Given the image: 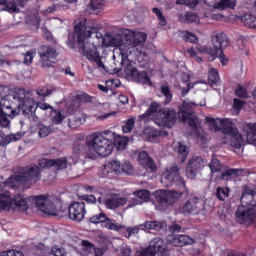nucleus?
Returning a JSON list of instances; mask_svg holds the SVG:
<instances>
[{
	"label": "nucleus",
	"mask_w": 256,
	"mask_h": 256,
	"mask_svg": "<svg viewBox=\"0 0 256 256\" xmlns=\"http://www.w3.org/2000/svg\"><path fill=\"white\" fill-rule=\"evenodd\" d=\"M75 34L68 35L67 45L70 49H75V43L78 45V49L80 53L88 61L92 63H96L98 67L102 68L106 73H110L112 75H117L121 71V68L114 67L112 69L107 68L105 64H103V60L99 51H97V46L93 45V43L87 41L89 37H91L92 33H97V28L93 26L87 25V20H83L74 27ZM75 35L77 39L75 41Z\"/></svg>",
	"instance_id": "f257e3e1"
},
{
	"label": "nucleus",
	"mask_w": 256,
	"mask_h": 256,
	"mask_svg": "<svg viewBox=\"0 0 256 256\" xmlns=\"http://www.w3.org/2000/svg\"><path fill=\"white\" fill-rule=\"evenodd\" d=\"M241 206L236 211V221L251 225L256 217V189L244 186L240 197Z\"/></svg>",
	"instance_id": "f03ea898"
},
{
	"label": "nucleus",
	"mask_w": 256,
	"mask_h": 256,
	"mask_svg": "<svg viewBox=\"0 0 256 256\" xmlns=\"http://www.w3.org/2000/svg\"><path fill=\"white\" fill-rule=\"evenodd\" d=\"M7 187L16 189L11 183V177L5 182H0V209H17L18 211L25 212L29 209V197H25L21 194H17L13 199L11 198V192L7 190Z\"/></svg>",
	"instance_id": "7ed1b4c3"
},
{
	"label": "nucleus",
	"mask_w": 256,
	"mask_h": 256,
	"mask_svg": "<svg viewBox=\"0 0 256 256\" xmlns=\"http://www.w3.org/2000/svg\"><path fill=\"white\" fill-rule=\"evenodd\" d=\"M212 45L213 47L197 46L196 51L201 53L208 61H215L217 58L220 59L221 63L225 65V54H223V49L229 47V38L227 34L223 32H213L212 33Z\"/></svg>",
	"instance_id": "20e7f679"
},
{
	"label": "nucleus",
	"mask_w": 256,
	"mask_h": 256,
	"mask_svg": "<svg viewBox=\"0 0 256 256\" xmlns=\"http://www.w3.org/2000/svg\"><path fill=\"white\" fill-rule=\"evenodd\" d=\"M113 132L111 130H105L100 134H94L90 140H88V151L90 153V159L99 155L100 157H109L113 153Z\"/></svg>",
	"instance_id": "39448f33"
},
{
	"label": "nucleus",
	"mask_w": 256,
	"mask_h": 256,
	"mask_svg": "<svg viewBox=\"0 0 256 256\" xmlns=\"http://www.w3.org/2000/svg\"><path fill=\"white\" fill-rule=\"evenodd\" d=\"M10 181L15 189H29L33 183L41 181V168L37 165L19 168L17 173L10 177Z\"/></svg>",
	"instance_id": "423d86ee"
},
{
	"label": "nucleus",
	"mask_w": 256,
	"mask_h": 256,
	"mask_svg": "<svg viewBox=\"0 0 256 256\" xmlns=\"http://www.w3.org/2000/svg\"><path fill=\"white\" fill-rule=\"evenodd\" d=\"M31 203H35L39 211L45 213V215L60 218L69 217V212L67 211L69 208L61 207L60 209H57V205H55V203L45 195L28 197V208Z\"/></svg>",
	"instance_id": "0eeeda50"
},
{
	"label": "nucleus",
	"mask_w": 256,
	"mask_h": 256,
	"mask_svg": "<svg viewBox=\"0 0 256 256\" xmlns=\"http://www.w3.org/2000/svg\"><path fill=\"white\" fill-rule=\"evenodd\" d=\"M220 131L225 135L222 140V145H230L234 149H241L243 147V136L239 133L237 126L230 119H221Z\"/></svg>",
	"instance_id": "6e6552de"
},
{
	"label": "nucleus",
	"mask_w": 256,
	"mask_h": 256,
	"mask_svg": "<svg viewBox=\"0 0 256 256\" xmlns=\"http://www.w3.org/2000/svg\"><path fill=\"white\" fill-rule=\"evenodd\" d=\"M120 65L121 67L118 68L122 70L124 67L125 75L130 77L132 81L138 83L139 85H147L148 87H153V82H151V78H149V72L137 70L131 61L127 59V57H121Z\"/></svg>",
	"instance_id": "1a4fd4ad"
},
{
	"label": "nucleus",
	"mask_w": 256,
	"mask_h": 256,
	"mask_svg": "<svg viewBox=\"0 0 256 256\" xmlns=\"http://www.w3.org/2000/svg\"><path fill=\"white\" fill-rule=\"evenodd\" d=\"M21 109L13 102V96L6 95L0 100V127H9V119L19 115Z\"/></svg>",
	"instance_id": "9d476101"
},
{
	"label": "nucleus",
	"mask_w": 256,
	"mask_h": 256,
	"mask_svg": "<svg viewBox=\"0 0 256 256\" xmlns=\"http://www.w3.org/2000/svg\"><path fill=\"white\" fill-rule=\"evenodd\" d=\"M160 181L165 185V187L177 185L178 187H181L183 191L187 189V186H185V180L181 177V174H179V166L175 164L164 171Z\"/></svg>",
	"instance_id": "9b49d317"
},
{
	"label": "nucleus",
	"mask_w": 256,
	"mask_h": 256,
	"mask_svg": "<svg viewBox=\"0 0 256 256\" xmlns=\"http://www.w3.org/2000/svg\"><path fill=\"white\" fill-rule=\"evenodd\" d=\"M182 196H183V192L181 191L162 190L156 193V201H157L158 207H160L162 211H165V209H168L169 207H172V205H175V203H177V201Z\"/></svg>",
	"instance_id": "f8f14e48"
},
{
	"label": "nucleus",
	"mask_w": 256,
	"mask_h": 256,
	"mask_svg": "<svg viewBox=\"0 0 256 256\" xmlns=\"http://www.w3.org/2000/svg\"><path fill=\"white\" fill-rule=\"evenodd\" d=\"M139 230L142 231H165L167 230V222L165 221H146L144 224H140L135 227L126 228L125 237L129 239L132 235L139 233Z\"/></svg>",
	"instance_id": "ddd939ff"
},
{
	"label": "nucleus",
	"mask_w": 256,
	"mask_h": 256,
	"mask_svg": "<svg viewBox=\"0 0 256 256\" xmlns=\"http://www.w3.org/2000/svg\"><path fill=\"white\" fill-rule=\"evenodd\" d=\"M177 117H179V114H177L175 109L165 108L157 112L155 121L159 127H167L168 129H171V127L177 123Z\"/></svg>",
	"instance_id": "4468645a"
},
{
	"label": "nucleus",
	"mask_w": 256,
	"mask_h": 256,
	"mask_svg": "<svg viewBox=\"0 0 256 256\" xmlns=\"http://www.w3.org/2000/svg\"><path fill=\"white\" fill-rule=\"evenodd\" d=\"M38 55L40 57V63L42 69H50L54 67L55 62L53 59H57V49L49 45H42L38 48Z\"/></svg>",
	"instance_id": "2eb2a0df"
},
{
	"label": "nucleus",
	"mask_w": 256,
	"mask_h": 256,
	"mask_svg": "<svg viewBox=\"0 0 256 256\" xmlns=\"http://www.w3.org/2000/svg\"><path fill=\"white\" fill-rule=\"evenodd\" d=\"M18 109L21 107L24 117H27L33 123L39 121L37 116V102L30 96H27L20 104H17Z\"/></svg>",
	"instance_id": "dca6fc26"
},
{
	"label": "nucleus",
	"mask_w": 256,
	"mask_h": 256,
	"mask_svg": "<svg viewBox=\"0 0 256 256\" xmlns=\"http://www.w3.org/2000/svg\"><path fill=\"white\" fill-rule=\"evenodd\" d=\"M67 211L68 217L71 219V221L81 223V221L85 219V202H72Z\"/></svg>",
	"instance_id": "f3484780"
},
{
	"label": "nucleus",
	"mask_w": 256,
	"mask_h": 256,
	"mask_svg": "<svg viewBox=\"0 0 256 256\" xmlns=\"http://www.w3.org/2000/svg\"><path fill=\"white\" fill-rule=\"evenodd\" d=\"M205 167V160L201 156H193L187 164L186 175L191 179L197 177V173Z\"/></svg>",
	"instance_id": "a211bd4d"
},
{
	"label": "nucleus",
	"mask_w": 256,
	"mask_h": 256,
	"mask_svg": "<svg viewBox=\"0 0 256 256\" xmlns=\"http://www.w3.org/2000/svg\"><path fill=\"white\" fill-rule=\"evenodd\" d=\"M155 255L160 256H168L171 253V250L167 248V244L165 243V240L161 237H156L152 239L148 246Z\"/></svg>",
	"instance_id": "6ab92c4d"
},
{
	"label": "nucleus",
	"mask_w": 256,
	"mask_h": 256,
	"mask_svg": "<svg viewBox=\"0 0 256 256\" xmlns=\"http://www.w3.org/2000/svg\"><path fill=\"white\" fill-rule=\"evenodd\" d=\"M29 3V0H0L1 11H7L8 13H19V7H25Z\"/></svg>",
	"instance_id": "aec40b11"
},
{
	"label": "nucleus",
	"mask_w": 256,
	"mask_h": 256,
	"mask_svg": "<svg viewBox=\"0 0 256 256\" xmlns=\"http://www.w3.org/2000/svg\"><path fill=\"white\" fill-rule=\"evenodd\" d=\"M178 119L182 123H186V121H188V125L191 127V129H197V126L200 123L199 117H197V115L194 113L178 112Z\"/></svg>",
	"instance_id": "412c9836"
},
{
	"label": "nucleus",
	"mask_w": 256,
	"mask_h": 256,
	"mask_svg": "<svg viewBox=\"0 0 256 256\" xmlns=\"http://www.w3.org/2000/svg\"><path fill=\"white\" fill-rule=\"evenodd\" d=\"M170 243L174 247H185V245H193L195 240L188 235H175L170 240Z\"/></svg>",
	"instance_id": "4be33fe9"
},
{
	"label": "nucleus",
	"mask_w": 256,
	"mask_h": 256,
	"mask_svg": "<svg viewBox=\"0 0 256 256\" xmlns=\"http://www.w3.org/2000/svg\"><path fill=\"white\" fill-rule=\"evenodd\" d=\"M112 151L114 147H116L117 151H125L127 149V145L129 143L128 137L117 136L114 132H112Z\"/></svg>",
	"instance_id": "5701e85b"
},
{
	"label": "nucleus",
	"mask_w": 256,
	"mask_h": 256,
	"mask_svg": "<svg viewBox=\"0 0 256 256\" xmlns=\"http://www.w3.org/2000/svg\"><path fill=\"white\" fill-rule=\"evenodd\" d=\"M134 203L130 204L129 207H135V205H143L149 201L150 193L148 190H138L134 192Z\"/></svg>",
	"instance_id": "b1692460"
},
{
	"label": "nucleus",
	"mask_w": 256,
	"mask_h": 256,
	"mask_svg": "<svg viewBox=\"0 0 256 256\" xmlns=\"http://www.w3.org/2000/svg\"><path fill=\"white\" fill-rule=\"evenodd\" d=\"M127 204V198L124 197H114L108 198L104 205L107 209H117L118 207H123V205Z\"/></svg>",
	"instance_id": "393cba45"
},
{
	"label": "nucleus",
	"mask_w": 256,
	"mask_h": 256,
	"mask_svg": "<svg viewBox=\"0 0 256 256\" xmlns=\"http://www.w3.org/2000/svg\"><path fill=\"white\" fill-rule=\"evenodd\" d=\"M244 131L246 132V141L249 145L256 146V124H247L244 127Z\"/></svg>",
	"instance_id": "a878e982"
},
{
	"label": "nucleus",
	"mask_w": 256,
	"mask_h": 256,
	"mask_svg": "<svg viewBox=\"0 0 256 256\" xmlns=\"http://www.w3.org/2000/svg\"><path fill=\"white\" fill-rule=\"evenodd\" d=\"M85 121H86V118L84 115L70 116L68 118V127H70V129H78V127H81V125H83Z\"/></svg>",
	"instance_id": "bb28decb"
},
{
	"label": "nucleus",
	"mask_w": 256,
	"mask_h": 256,
	"mask_svg": "<svg viewBox=\"0 0 256 256\" xmlns=\"http://www.w3.org/2000/svg\"><path fill=\"white\" fill-rule=\"evenodd\" d=\"M241 21L244 27L248 29H256V16L251 13H246L241 16Z\"/></svg>",
	"instance_id": "cd10ccee"
},
{
	"label": "nucleus",
	"mask_w": 256,
	"mask_h": 256,
	"mask_svg": "<svg viewBox=\"0 0 256 256\" xmlns=\"http://www.w3.org/2000/svg\"><path fill=\"white\" fill-rule=\"evenodd\" d=\"M174 151L178 153L179 157H181V162L187 159V155H189V147H187L183 142H178L176 146H174Z\"/></svg>",
	"instance_id": "c85d7f7f"
},
{
	"label": "nucleus",
	"mask_w": 256,
	"mask_h": 256,
	"mask_svg": "<svg viewBox=\"0 0 256 256\" xmlns=\"http://www.w3.org/2000/svg\"><path fill=\"white\" fill-rule=\"evenodd\" d=\"M73 151L76 155H87L91 157V153L89 152V140H87L85 144L75 143Z\"/></svg>",
	"instance_id": "c756f323"
},
{
	"label": "nucleus",
	"mask_w": 256,
	"mask_h": 256,
	"mask_svg": "<svg viewBox=\"0 0 256 256\" xmlns=\"http://www.w3.org/2000/svg\"><path fill=\"white\" fill-rule=\"evenodd\" d=\"M9 97H12V101H18V105H20L23 100L27 97L25 93V89L23 88H15L12 94H8Z\"/></svg>",
	"instance_id": "7c9ffc66"
},
{
	"label": "nucleus",
	"mask_w": 256,
	"mask_h": 256,
	"mask_svg": "<svg viewBox=\"0 0 256 256\" xmlns=\"http://www.w3.org/2000/svg\"><path fill=\"white\" fill-rule=\"evenodd\" d=\"M237 2L235 0H220L214 5L215 9L223 11L225 9H235Z\"/></svg>",
	"instance_id": "2f4dec72"
},
{
	"label": "nucleus",
	"mask_w": 256,
	"mask_h": 256,
	"mask_svg": "<svg viewBox=\"0 0 256 256\" xmlns=\"http://www.w3.org/2000/svg\"><path fill=\"white\" fill-rule=\"evenodd\" d=\"M138 161H140V163H145V165L148 166L149 169H155V162H153V159L149 157V154L146 151H142L139 153Z\"/></svg>",
	"instance_id": "473e14b6"
},
{
	"label": "nucleus",
	"mask_w": 256,
	"mask_h": 256,
	"mask_svg": "<svg viewBox=\"0 0 256 256\" xmlns=\"http://www.w3.org/2000/svg\"><path fill=\"white\" fill-rule=\"evenodd\" d=\"M104 223V227H106V229H109V231H121V229H125V225L119 224L115 222V220L110 219L109 217H107Z\"/></svg>",
	"instance_id": "72a5a7b5"
},
{
	"label": "nucleus",
	"mask_w": 256,
	"mask_h": 256,
	"mask_svg": "<svg viewBox=\"0 0 256 256\" xmlns=\"http://www.w3.org/2000/svg\"><path fill=\"white\" fill-rule=\"evenodd\" d=\"M157 111H161V105L157 102H151L146 112L140 115V119H146V117H151L153 113H157Z\"/></svg>",
	"instance_id": "f704fd0d"
},
{
	"label": "nucleus",
	"mask_w": 256,
	"mask_h": 256,
	"mask_svg": "<svg viewBox=\"0 0 256 256\" xmlns=\"http://www.w3.org/2000/svg\"><path fill=\"white\" fill-rule=\"evenodd\" d=\"M52 167H54L56 171H63V169H67V158L62 157V158L52 159Z\"/></svg>",
	"instance_id": "c9c22d12"
},
{
	"label": "nucleus",
	"mask_w": 256,
	"mask_h": 256,
	"mask_svg": "<svg viewBox=\"0 0 256 256\" xmlns=\"http://www.w3.org/2000/svg\"><path fill=\"white\" fill-rule=\"evenodd\" d=\"M221 79L219 78V72L212 68L208 73V83L209 85H219Z\"/></svg>",
	"instance_id": "e433bc0d"
},
{
	"label": "nucleus",
	"mask_w": 256,
	"mask_h": 256,
	"mask_svg": "<svg viewBox=\"0 0 256 256\" xmlns=\"http://www.w3.org/2000/svg\"><path fill=\"white\" fill-rule=\"evenodd\" d=\"M238 173V169L225 170L224 172H221L220 181H229V179L237 177Z\"/></svg>",
	"instance_id": "4c0bfd02"
},
{
	"label": "nucleus",
	"mask_w": 256,
	"mask_h": 256,
	"mask_svg": "<svg viewBox=\"0 0 256 256\" xmlns=\"http://www.w3.org/2000/svg\"><path fill=\"white\" fill-rule=\"evenodd\" d=\"M105 2L103 0H90V3L87 5V11L89 13H93V11H97L104 7Z\"/></svg>",
	"instance_id": "58836bf2"
},
{
	"label": "nucleus",
	"mask_w": 256,
	"mask_h": 256,
	"mask_svg": "<svg viewBox=\"0 0 256 256\" xmlns=\"http://www.w3.org/2000/svg\"><path fill=\"white\" fill-rule=\"evenodd\" d=\"M38 135L41 138L49 137L53 133V128L51 126H45V124H38Z\"/></svg>",
	"instance_id": "ea45409f"
},
{
	"label": "nucleus",
	"mask_w": 256,
	"mask_h": 256,
	"mask_svg": "<svg viewBox=\"0 0 256 256\" xmlns=\"http://www.w3.org/2000/svg\"><path fill=\"white\" fill-rule=\"evenodd\" d=\"M195 209H197L195 201L188 200L182 207H180V213H186L187 215H189L193 213Z\"/></svg>",
	"instance_id": "a19ab883"
},
{
	"label": "nucleus",
	"mask_w": 256,
	"mask_h": 256,
	"mask_svg": "<svg viewBox=\"0 0 256 256\" xmlns=\"http://www.w3.org/2000/svg\"><path fill=\"white\" fill-rule=\"evenodd\" d=\"M230 189L227 187H221L219 186L216 189V197L219 199V201H225L227 197H229Z\"/></svg>",
	"instance_id": "79ce46f5"
},
{
	"label": "nucleus",
	"mask_w": 256,
	"mask_h": 256,
	"mask_svg": "<svg viewBox=\"0 0 256 256\" xmlns=\"http://www.w3.org/2000/svg\"><path fill=\"white\" fill-rule=\"evenodd\" d=\"M50 115L51 121L52 123H54V125H61V123H63V120L65 119V116L61 114L59 111L55 110V108H53Z\"/></svg>",
	"instance_id": "37998d69"
},
{
	"label": "nucleus",
	"mask_w": 256,
	"mask_h": 256,
	"mask_svg": "<svg viewBox=\"0 0 256 256\" xmlns=\"http://www.w3.org/2000/svg\"><path fill=\"white\" fill-rule=\"evenodd\" d=\"M161 93L166 97L164 101V105H169L173 100V95L171 94V90L169 89V85L165 84L161 86Z\"/></svg>",
	"instance_id": "c03bdc74"
},
{
	"label": "nucleus",
	"mask_w": 256,
	"mask_h": 256,
	"mask_svg": "<svg viewBox=\"0 0 256 256\" xmlns=\"http://www.w3.org/2000/svg\"><path fill=\"white\" fill-rule=\"evenodd\" d=\"M147 41V34L143 32H134V47H139Z\"/></svg>",
	"instance_id": "a18cd8bd"
},
{
	"label": "nucleus",
	"mask_w": 256,
	"mask_h": 256,
	"mask_svg": "<svg viewBox=\"0 0 256 256\" xmlns=\"http://www.w3.org/2000/svg\"><path fill=\"white\" fill-rule=\"evenodd\" d=\"M93 249H95V245L89 240H82V253L83 255H91L93 253Z\"/></svg>",
	"instance_id": "49530a36"
},
{
	"label": "nucleus",
	"mask_w": 256,
	"mask_h": 256,
	"mask_svg": "<svg viewBox=\"0 0 256 256\" xmlns=\"http://www.w3.org/2000/svg\"><path fill=\"white\" fill-rule=\"evenodd\" d=\"M108 169H111L116 175H120L121 173V161L119 160H112L107 164Z\"/></svg>",
	"instance_id": "de8ad7c7"
},
{
	"label": "nucleus",
	"mask_w": 256,
	"mask_h": 256,
	"mask_svg": "<svg viewBox=\"0 0 256 256\" xmlns=\"http://www.w3.org/2000/svg\"><path fill=\"white\" fill-rule=\"evenodd\" d=\"M195 103L184 101L181 107L179 108L178 113H193L195 109Z\"/></svg>",
	"instance_id": "09e8293b"
},
{
	"label": "nucleus",
	"mask_w": 256,
	"mask_h": 256,
	"mask_svg": "<svg viewBox=\"0 0 256 256\" xmlns=\"http://www.w3.org/2000/svg\"><path fill=\"white\" fill-rule=\"evenodd\" d=\"M152 13H154L158 18L159 25H161V27H165V25H167V19H165V16H163V12H161L159 8H152Z\"/></svg>",
	"instance_id": "8fccbe9b"
},
{
	"label": "nucleus",
	"mask_w": 256,
	"mask_h": 256,
	"mask_svg": "<svg viewBox=\"0 0 256 256\" xmlns=\"http://www.w3.org/2000/svg\"><path fill=\"white\" fill-rule=\"evenodd\" d=\"M209 168L212 173H219V171L223 169V167L221 166V162H219V159L217 158H212L209 164Z\"/></svg>",
	"instance_id": "3c124183"
},
{
	"label": "nucleus",
	"mask_w": 256,
	"mask_h": 256,
	"mask_svg": "<svg viewBox=\"0 0 256 256\" xmlns=\"http://www.w3.org/2000/svg\"><path fill=\"white\" fill-rule=\"evenodd\" d=\"M106 219H107V215L102 212L90 217L89 221L90 223H94L95 225H97L99 223H105Z\"/></svg>",
	"instance_id": "603ef678"
},
{
	"label": "nucleus",
	"mask_w": 256,
	"mask_h": 256,
	"mask_svg": "<svg viewBox=\"0 0 256 256\" xmlns=\"http://www.w3.org/2000/svg\"><path fill=\"white\" fill-rule=\"evenodd\" d=\"M199 15L194 12H186L185 14V23H199Z\"/></svg>",
	"instance_id": "864d4df0"
},
{
	"label": "nucleus",
	"mask_w": 256,
	"mask_h": 256,
	"mask_svg": "<svg viewBox=\"0 0 256 256\" xmlns=\"http://www.w3.org/2000/svg\"><path fill=\"white\" fill-rule=\"evenodd\" d=\"M182 39H184L186 43H199V38H197L195 34L191 32H183Z\"/></svg>",
	"instance_id": "5fc2aeb1"
},
{
	"label": "nucleus",
	"mask_w": 256,
	"mask_h": 256,
	"mask_svg": "<svg viewBox=\"0 0 256 256\" xmlns=\"http://www.w3.org/2000/svg\"><path fill=\"white\" fill-rule=\"evenodd\" d=\"M21 137H23V135L21 133L10 134L5 137L4 141H2V143L4 145H9V143H13V141H19V139H21Z\"/></svg>",
	"instance_id": "6e6d98bb"
},
{
	"label": "nucleus",
	"mask_w": 256,
	"mask_h": 256,
	"mask_svg": "<svg viewBox=\"0 0 256 256\" xmlns=\"http://www.w3.org/2000/svg\"><path fill=\"white\" fill-rule=\"evenodd\" d=\"M133 127H135V118H130L122 127V131L123 133H131V131H133Z\"/></svg>",
	"instance_id": "4d7b16f0"
},
{
	"label": "nucleus",
	"mask_w": 256,
	"mask_h": 256,
	"mask_svg": "<svg viewBox=\"0 0 256 256\" xmlns=\"http://www.w3.org/2000/svg\"><path fill=\"white\" fill-rule=\"evenodd\" d=\"M177 5H187L188 7H197L199 0H176Z\"/></svg>",
	"instance_id": "13d9d810"
},
{
	"label": "nucleus",
	"mask_w": 256,
	"mask_h": 256,
	"mask_svg": "<svg viewBox=\"0 0 256 256\" xmlns=\"http://www.w3.org/2000/svg\"><path fill=\"white\" fill-rule=\"evenodd\" d=\"M125 42L126 45H129L130 47H135V32H129L125 35Z\"/></svg>",
	"instance_id": "bf43d9fd"
},
{
	"label": "nucleus",
	"mask_w": 256,
	"mask_h": 256,
	"mask_svg": "<svg viewBox=\"0 0 256 256\" xmlns=\"http://www.w3.org/2000/svg\"><path fill=\"white\" fill-rule=\"evenodd\" d=\"M120 173H127V175H131V173H133V166H131V163L124 162L121 164Z\"/></svg>",
	"instance_id": "052dcab7"
},
{
	"label": "nucleus",
	"mask_w": 256,
	"mask_h": 256,
	"mask_svg": "<svg viewBox=\"0 0 256 256\" xmlns=\"http://www.w3.org/2000/svg\"><path fill=\"white\" fill-rule=\"evenodd\" d=\"M235 94L237 95V97H240L242 99H247V97H249L248 94H247V90L241 85H239L236 88Z\"/></svg>",
	"instance_id": "680f3d73"
},
{
	"label": "nucleus",
	"mask_w": 256,
	"mask_h": 256,
	"mask_svg": "<svg viewBox=\"0 0 256 256\" xmlns=\"http://www.w3.org/2000/svg\"><path fill=\"white\" fill-rule=\"evenodd\" d=\"M82 199L83 201H86V203H88L89 205H95V203H97V197H95V195L93 194H84L82 195Z\"/></svg>",
	"instance_id": "e2e57ef3"
},
{
	"label": "nucleus",
	"mask_w": 256,
	"mask_h": 256,
	"mask_svg": "<svg viewBox=\"0 0 256 256\" xmlns=\"http://www.w3.org/2000/svg\"><path fill=\"white\" fill-rule=\"evenodd\" d=\"M110 43L113 47H121L123 45V38L121 36H114L111 38Z\"/></svg>",
	"instance_id": "0e129e2a"
},
{
	"label": "nucleus",
	"mask_w": 256,
	"mask_h": 256,
	"mask_svg": "<svg viewBox=\"0 0 256 256\" xmlns=\"http://www.w3.org/2000/svg\"><path fill=\"white\" fill-rule=\"evenodd\" d=\"M51 255H54V256H63V255H65V249L59 248V247H57V246L52 247V249H51Z\"/></svg>",
	"instance_id": "69168bd1"
},
{
	"label": "nucleus",
	"mask_w": 256,
	"mask_h": 256,
	"mask_svg": "<svg viewBox=\"0 0 256 256\" xmlns=\"http://www.w3.org/2000/svg\"><path fill=\"white\" fill-rule=\"evenodd\" d=\"M120 253L122 256H131V253H133V250H131V247L127 245H123L120 248Z\"/></svg>",
	"instance_id": "338daca9"
},
{
	"label": "nucleus",
	"mask_w": 256,
	"mask_h": 256,
	"mask_svg": "<svg viewBox=\"0 0 256 256\" xmlns=\"http://www.w3.org/2000/svg\"><path fill=\"white\" fill-rule=\"evenodd\" d=\"M136 256H155V254L149 247H147L146 249L142 250L141 252H138Z\"/></svg>",
	"instance_id": "774afa93"
}]
</instances>
